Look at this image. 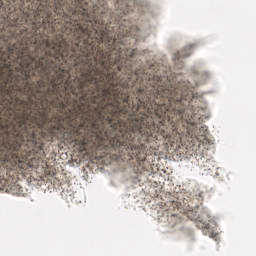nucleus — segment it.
<instances>
[{"label": "nucleus", "mask_w": 256, "mask_h": 256, "mask_svg": "<svg viewBox=\"0 0 256 256\" xmlns=\"http://www.w3.org/2000/svg\"><path fill=\"white\" fill-rule=\"evenodd\" d=\"M135 5V0H118L116 2L115 7L121 11V15H127L130 11H133L131 6Z\"/></svg>", "instance_id": "obj_1"}, {"label": "nucleus", "mask_w": 256, "mask_h": 256, "mask_svg": "<svg viewBox=\"0 0 256 256\" xmlns=\"http://www.w3.org/2000/svg\"><path fill=\"white\" fill-rule=\"evenodd\" d=\"M195 48L194 44H189L186 47H184L183 50L178 51L176 54H174L173 61L174 63H178L181 59L189 57L192 54V50Z\"/></svg>", "instance_id": "obj_2"}, {"label": "nucleus", "mask_w": 256, "mask_h": 256, "mask_svg": "<svg viewBox=\"0 0 256 256\" xmlns=\"http://www.w3.org/2000/svg\"><path fill=\"white\" fill-rule=\"evenodd\" d=\"M7 186V192H10L12 194H18L20 190V186L18 184H12V185H5Z\"/></svg>", "instance_id": "obj_3"}, {"label": "nucleus", "mask_w": 256, "mask_h": 256, "mask_svg": "<svg viewBox=\"0 0 256 256\" xmlns=\"http://www.w3.org/2000/svg\"><path fill=\"white\" fill-rule=\"evenodd\" d=\"M26 22V18H20L19 17H14V19H12V24L11 26H20L23 25Z\"/></svg>", "instance_id": "obj_4"}, {"label": "nucleus", "mask_w": 256, "mask_h": 256, "mask_svg": "<svg viewBox=\"0 0 256 256\" xmlns=\"http://www.w3.org/2000/svg\"><path fill=\"white\" fill-rule=\"evenodd\" d=\"M206 131L205 127L200 128V132Z\"/></svg>", "instance_id": "obj_5"}, {"label": "nucleus", "mask_w": 256, "mask_h": 256, "mask_svg": "<svg viewBox=\"0 0 256 256\" xmlns=\"http://www.w3.org/2000/svg\"><path fill=\"white\" fill-rule=\"evenodd\" d=\"M209 226V224H206V227H208Z\"/></svg>", "instance_id": "obj_6"}]
</instances>
